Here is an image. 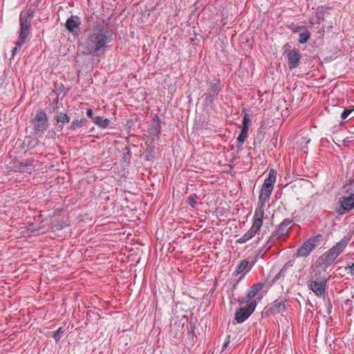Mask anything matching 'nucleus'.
I'll list each match as a JSON object with an SVG mask.
<instances>
[{
	"label": "nucleus",
	"mask_w": 354,
	"mask_h": 354,
	"mask_svg": "<svg viewBox=\"0 0 354 354\" xmlns=\"http://www.w3.org/2000/svg\"><path fill=\"white\" fill-rule=\"evenodd\" d=\"M146 159L151 160L155 158V147L152 145V142L146 141Z\"/></svg>",
	"instance_id": "6ab92c4d"
},
{
	"label": "nucleus",
	"mask_w": 354,
	"mask_h": 354,
	"mask_svg": "<svg viewBox=\"0 0 354 354\" xmlns=\"http://www.w3.org/2000/svg\"><path fill=\"white\" fill-rule=\"evenodd\" d=\"M288 28L291 30L292 31H293L294 32H298L299 31V30L301 29V26L297 25V24H295L294 23H292L289 25H288Z\"/></svg>",
	"instance_id": "473e14b6"
},
{
	"label": "nucleus",
	"mask_w": 354,
	"mask_h": 354,
	"mask_svg": "<svg viewBox=\"0 0 354 354\" xmlns=\"http://www.w3.org/2000/svg\"><path fill=\"white\" fill-rule=\"evenodd\" d=\"M250 122V115L248 113H245L242 124L243 125L249 126V123Z\"/></svg>",
	"instance_id": "f704fd0d"
},
{
	"label": "nucleus",
	"mask_w": 354,
	"mask_h": 354,
	"mask_svg": "<svg viewBox=\"0 0 354 354\" xmlns=\"http://www.w3.org/2000/svg\"><path fill=\"white\" fill-rule=\"evenodd\" d=\"M251 266H249V261L247 259H243L239 263L234 274L237 276L244 271L248 272L251 270Z\"/></svg>",
	"instance_id": "a211bd4d"
},
{
	"label": "nucleus",
	"mask_w": 354,
	"mask_h": 354,
	"mask_svg": "<svg viewBox=\"0 0 354 354\" xmlns=\"http://www.w3.org/2000/svg\"><path fill=\"white\" fill-rule=\"evenodd\" d=\"M198 198V196L196 194H191L187 198V203L192 207L195 208L197 205L196 200Z\"/></svg>",
	"instance_id": "a878e982"
},
{
	"label": "nucleus",
	"mask_w": 354,
	"mask_h": 354,
	"mask_svg": "<svg viewBox=\"0 0 354 354\" xmlns=\"http://www.w3.org/2000/svg\"><path fill=\"white\" fill-rule=\"evenodd\" d=\"M248 241H249V239H248L246 235L244 234L241 237H240L239 239H237L236 242L239 243H244L247 242Z\"/></svg>",
	"instance_id": "58836bf2"
},
{
	"label": "nucleus",
	"mask_w": 354,
	"mask_h": 354,
	"mask_svg": "<svg viewBox=\"0 0 354 354\" xmlns=\"http://www.w3.org/2000/svg\"><path fill=\"white\" fill-rule=\"evenodd\" d=\"M347 239H342L329 250L319 257L316 261V267L324 271L333 264L337 257L344 250L348 245Z\"/></svg>",
	"instance_id": "f03ea898"
},
{
	"label": "nucleus",
	"mask_w": 354,
	"mask_h": 354,
	"mask_svg": "<svg viewBox=\"0 0 354 354\" xmlns=\"http://www.w3.org/2000/svg\"><path fill=\"white\" fill-rule=\"evenodd\" d=\"M31 124L35 133H44L48 127V120L44 110H38L31 120Z\"/></svg>",
	"instance_id": "423d86ee"
},
{
	"label": "nucleus",
	"mask_w": 354,
	"mask_h": 354,
	"mask_svg": "<svg viewBox=\"0 0 354 354\" xmlns=\"http://www.w3.org/2000/svg\"><path fill=\"white\" fill-rule=\"evenodd\" d=\"M252 301V300L251 299V298H249L248 297V295L246 294L245 296H243L238 299V303L239 304V305H243L245 304H249Z\"/></svg>",
	"instance_id": "7c9ffc66"
},
{
	"label": "nucleus",
	"mask_w": 354,
	"mask_h": 354,
	"mask_svg": "<svg viewBox=\"0 0 354 354\" xmlns=\"http://www.w3.org/2000/svg\"><path fill=\"white\" fill-rule=\"evenodd\" d=\"M221 91V87L220 79L216 80L214 82H210L207 93L205 94L206 101L211 102L214 101Z\"/></svg>",
	"instance_id": "9b49d317"
},
{
	"label": "nucleus",
	"mask_w": 354,
	"mask_h": 354,
	"mask_svg": "<svg viewBox=\"0 0 354 354\" xmlns=\"http://www.w3.org/2000/svg\"><path fill=\"white\" fill-rule=\"evenodd\" d=\"M229 342H230V341H229V340H227V341H225V342L223 343V348H222V350H223V351L224 349H225V348L228 346Z\"/></svg>",
	"instance_id": "37998d69"
},
{
	"label": "nucleus",
	"mask_w": 354,
	"mask_h": 354,
	"mask_svg": "<svg viewBox=\"0 0 354 354\" xmlns=\"http://www.w3.org/2000/svg\"><path fill=\"white\" fill-rule=\"evenodd\" d=\"M288 63L290 69H294L297 68L300 62L301 55L299 50L294 48L292 50H289L287 55Z\"/></svg>",
	"instance_id": "f8f14e48"
},
{
	"label": "nucleus",
	"mask_w": 354,
	"mask_h": 354,
	"mask_svg": "<svg viewBox=\"0 0 354 354\" xmlns=\"http://www.w3.org/2000/svg\"><path fill=\"white\" fill-rule=\"evenodd\" d=\"M246 138H247V135L242 134L240 133L239 136L237 138V142H238V144L236 145L237 148L242 149L243 144Z\"/></svg>",
	"instance_id": "c85d7f7f"
},
{
	"label": "nucleus",
	"mask_w": 354,
	"mask_h": 354,
	"mask_svg": "<svg viewBox=\"0 0 354 354\" xmlns=\"http://www.w3.org/2000/svg\"><path fill=\"white\" fill-rule=\"evenodd\" d=\"M339 207L337 210L339 214H344L354 208V194L349 196H343L339 201Z\"/></svg>",
	"instance_id": "9d476101"
},
{
	"label": "nucleus",
	"mask_w": 354,
	"mask_h": 354,
	"mask_svg": "<svg viewBox=\"0 0 354 354\" xmlns=\"http://www.w3.org/2000/svg\"><path fill=\"white\" fill-rule=\"evenodd\" d=\"M64 329L63 327H59L57 330L53 332L52 337L55 339L56 342L59 341L61 338L60 334L64 332Z\"/></svg>",
	"instance_id": "cd10ccee"
},
{
	"label": "nucleus",
	"mask_w": 354,
	"mask_h": 354,
	"mask_svg": "<svg viewBox=\"0 0 354 354\" xmlns=\"http://www.w3.org/2000/svg\"><path fill=\"white\" fill-rule=\"evenodd\" d=\"M93 122L96 125L103 129L106 128L110 124V120L109 119L104 118L103 117L101 116H95V118H93Z\"/></svg>",
	"instance_id": "aec40b11"
},
{
	"label": "nucleus",
	"mask_w": 354,
	"mask_h": 354,
	"mask_svg": "<svg viewBox=\"0 0 354 354\" xmlns=\"http://www.w3.org/2000/svg\"><path fill=\"white\" fill-rule=\"evenodd\" d=\"M248 241H249V239H248L246 235L244 234L241 237H240L239 239H237L236 242L239 243H244L247 242Z\"/></svg>",
	"instance_id": "4c0bfd02"
},
{
	"label": "nucleus",
	"mask_w": 354,
	"mask_h": 354,
	"mask_svg": "<svg viewBox=\"0 0 354 354\" xmlns=\"http://www.w3.org/2000/svg\"><path fill=\"white\" fill-rule=\"evenodd\" d=\"M57 123H68L71 118L66 113H60L55 118Z\"/></svg>",
	"instance_id": "b1692460"
},
{
	"label": "nucleus",
	"mask_w": 354,
	"mask_h": 354,
	"mask_svg": "<svg viewBox=\"0 0 354 354\" xmlns=\"http://www.w3.org/2000/svg\"><path fill=\"white\" fill-rule=\"evenodd\" d=\"M283 49H284L283 53L284 54L286 53L288 55V53L289 52V50H291L290 45L289 44H286L283 47Z\"/></svg>",
	"instance_id": "79ce46f5"
},
{
	"label": "nucleus",
	"mask_w": 354,
	"mask_h": 354,
	"mask_svg": "<svg viewBox=\"0 0 354 354\" xmlns=\"http://www.w3.org/2000/svg\"><path fill=\"white\" fill-rule=\"evenodd\" d=\"M80 24L81 22L77 17L71 16L66 22V28L70 32L77 35Z\"/></svg>",
	"instance_id": "ddd939ff"
},
{
	"label": "nucleus",
	"mask_w": 354,
	"mask_h": 354,
	"mask_svg": "<svg viewBox=\"0 0 354 354\" xmlns=\"http://www.w3.org/2000/svg\"><path fill=\"white\" fill-rule=\"evenodd\" d=\"M263 286H264L263 283L259 282V283H254L252 287L258 292L259 291L262 290Z\"/></svg>",
	"instance_id": "c9c22d12"
},
{
	"label": "nucleus",
	"mask_w": 354,
	"mask_h": 354,
	"mask_svg": "<svg viewBox=\"0 0 354 354\" xmlns=\"http://www.w3.org/2000/svg\"><path fill=\"white\" fill-rule=\"evenodd\" d=\"M86 122L87 120L85 118H82L80 120H75L72 122L68 129L71 130H75L77 128L83 127Z\"/></svg>",
	"instance_id": "4be33fe9"
},
{
	"label": "nucleus",
	"mask_w": 354,
	"mask_h": 354,
	"mask_svg": "<svg viewBox=\"0 0 354 354\" xmlns=\"http://www.w3.org/2000/svg\"><path fill=\"white\" fill-rule=\"evenodd\" d=\"M238 282H236L232 288L231 295H230V300L231 304H235L236 303H238V299L235 297V294L234 293V290L235 289L236 284Z\"/></svg>",
	"instance_id": "c756f323"
},
{
	"label": "nucleus",
	"mask_w": 354,
	"mask_h": 354,
	"mask_svg": "<svg viewBox=\"0 0 354 354\" xmlns=\"http://www.w3.org/2000/svg\"><path fill=\"white\" fill-rule=\"evenodd\" d=\"M326 283V279H323L319 281H318V278L317 279H310L309 280L308 287L309 290H312L317 297L325 299Z\"/></svg>",
	"instance_id": "0eeeda50"
},
{
	"label": "nucleus",
	"mask_w": 354,
	"mask_h": 354,
	"mask_svg": "<svg viewBox=\"0 0 354 354\" xmlns=\"http://www.w3.org/2000/svg\"><path fill=\"white\" fill-rule=\"evenodd\" d=\"M310 37V32L308 30H305L304 32L299 34V42L300 44H305L308 41Z\"/></svg>",
	"instance_id": "5701e85b"
},
{
	"label": "nucleus",
	"mask_w": 354,
	"mask_h": 354,
	"mask_svg": "<svg viewBox=\"0 0 354 354\" xmlns=\"http://www.w3.org/2000/svg\"><path fill=\"white\" fill-rule=\"evenodd\" d=\"M273 188L262 187L259 197V203L265 204L269 201Z\"/></svg>",
	"instance_id": "2eb2a0df"
},
{
	"label": "nucleus",
	"mask_w": 354,
	"mask_h": 354,
	"mask_svg": "<svg viewBox=\"0 0 354 354\" xmlns=\"http://www.w3.org/2000/svg\"><path fill=\"white\" fill-rule=\"evenodd\" d=\"M257 307V301H252L244 308H239L236 313L234 318L238 323L244 322L254 311Z\"/></svg>",
	"instance_id": "1a4fd4ad"
},
{
	"label": "nucleus",
	"mask_w": 354,
	"mask_h": 354,
	"mask_svg": "<svg viewBox=\"0 0 354 354\" xmlns=\"http://www.w3.org/2000/svg\"><path fill=\"white\" fill-rule=\"evenodd\" d=\"M277 178V172L273 169L269 171L268 176L266 178L263 183L262 187L274 188V183Z\"/></svg>",
	"instance_id": "dca6fc26"
},
{
	"label": "nucleus",
	"mask_w": 354,
	"mask_h": 354,
	"mask_svg": "<svg viewBox=\"0 0 354 354\" xmlns=\"http://www.w3.org/2000/svg\"><path fill=\"white\" fill-rule=\"evenodd\" d=\"M293 222L291 218L284 219L278 227L272 233L270 236L268 244H273L275 243V239L279 240L285 235L288 236L291 232V227L290 225Z\"/></svg>",
	"instance_id": "39448f33"
},
{
	"label": "nucleus",
	"mask_w": 354,
	"mask_h": 354,
	"mask_svg": "<svg viewBox=\"0 0 354 354\" xmlns=\"http://www.w3.org/2000/svg\"><path fill=\"white\" fill-rule=\"evenodd\" d=\"M322 238V235L321 234L310 237L298 248L295 256L296 257H306L309 256L311 252L320 245Z\"/></svg>",
	"instance_id": "7ed1b4c3"
},
{
	"label": "nucleus",
	"mask_w": 354,
	"mask_h": 354,
	"mask_svg": "<svg viewBox=\"0 0 354 354\" xmlns=\"http://www.w3.org/2000/svg\"><path fill=\"white\" fill-rule=\"evenodd\" d=\"M260 230V228L257 227H255L254 225H252V227H250V229L246 232L245 233V234L246 235V236L248 237V239L250 240L251 239L252 237L254 236V235L256 234V233Z\"/></svg>",
	"instance_id": "bb28decb"
},
{
	"label": "nucleus",
	"mask_w": 354,
	"mask_h": 354,
	"mask_svg": "<svg viewBox=\"0 0 354 354\" xmlns=\"http://www.w3.org/2000/svg\"><path fill=\"white\" fill-rule=\"evenodd\" d=\"M294 264V262L292 261H288L281 269L279 272L274 277V278L272 279L271 283L270 285H272V283H275L278 280H279L281 277H284L287 273L288 270L292 267Z\"/></svg>",
	"instance_id": "f3484780"
},
{
	"label": "nucleus",
	"mask_w": 354,
	"mask_h": 354,
	"mask_svg": "<svg viewBox=\"0 0 354 354\" xmlns=\"http://www.w3.org/2000/svg\"><path fill=\"white\" fill-rule=\"evenodd\" d=\"M35 9L29 8L21 12L19 23V35L28 37L31 28V21L35 15Z\"/></svg>",
	"instance_id": "20e7f679"
},
{
	"label": "nucleus",
	"mask_w": 354,
	"mask_h": 354,
	"mask_svg": "<svg viewBox=\"0 0 354 354\" xmlns=\"http://www.w3.org/2000/svg\"><path fill=\"white\" fill-rule=\"evenodd\" d=\"M86 114L91 119H92V120H93V118H95V116H94L93 111L91 109H88L86 110Z\"/></svg>",
	"instance_id": "ea45409f"
},
{
	"label": "nucleus",
	"mask_w": 354,
	"mask_h": 354,
	"mask_svg": "<svg viewBox=\"0 0 354 354\" xmlns=\"http://www.w3.org/2000/svg\"><path fill=\"white\" fill-rule=\"evenodd\" d=\"M85 39L82 42L84 53L98 55L107 44L113 41V29L108 25L96 22L85 32Z\"/></svg>",
	"instance_id": "f257e3e1"
},
{
	"label": "nucleus",
	"mask_w": 354,
	"mask_h": 354,
	"mask_svg": "<svg viewBox=\"0 0 354 354\" xmlns=\"http://www.w3.org/2000/svg\"><path fill=\"white\" fill-rule=\"evenodd\" d=\"M265 204H260L258 203V206L255 209L254 214V221L252 225L255 227L261 228L263 223V218L264 215Z\"/></svg>",
	"instance_id": "4468645a"
},
{
	"label": "nucleus",
	"mask_w": 354,
	"mask_h": 354,
	"mask_svg": "<svg viewBox=\"0 0 354 354\" xmlns=\"http://www.w3.org/2000/svg\"><path fill=\"white\" fill-rule=\"evenodd\" d=\"M353 109H345L342 113V119H346L348 117V115L351 113V112H353Z\"/></svg>",
	"instance_id": "2f4dec72"
},
{
	"label": "nucleus",
	"mask_w": 354,
	"mask_h": 354,
	"mask_svg": "<svg viewBox=\"0 0 354 354\" xmlns=\"http://www.w3.org/2000/svg\"><path fill=\"white\" fill-rule=\"evenodd\" d=\"M288 301V298L286 295L280 296L270 304V307L266 310V313L276 315L285 312L288 306L287 304Z\"/></svg>",
	"instance_id": "6e6552de"
},
{
	"label": "nucleus",
	"mask_w": 354,
	"mask_h": 354,
	"mask_svg": "<svg viewBox=\"0 0 354 354\" xmlns=\"http://www.w3.org/2000/svg\"><path fill=\"white\" fill-rule=\"evenodd\" d=\"M346 270H348V273L351 274V276L354 275V263H353L351 265H348L345 267Z\"/></svg>",
	"instance_id": "e433bc0d"
},
{
	"label": "nucleus",
	"mask_w": 354,
	"mask_h": 354,
	"mask_svg": "<svg viewBox=\"0 0 354 354\" xmlns=\"http://www.w3.org/2000/svg\"><path fill=\"white\" fill-rule=\"evenodd\" d=\"M257 292L251 286L250 288L248 289L247 292L248 297L249 298L253 299L257 295Z\"/></svg>",
	"instance_id": "72a5a7b5"
},
{
	"label": "nucleus",
	"mask_w": 354,
	"mask_h": 354,
	"mask_svg": "<svg viewBox=\"0 0 354 354\" xmlns=\"http://www.w3.org/2000/svg\"><path fill=\"white\" fill-rule=\"evenodd\" d=\"M248 130H249V126L243 125L241 131V133L248 136Z\"/></svg>",
	"instance_id": "a19ab883"
},
{
	"label": "nucleus",
	"mask_w": 354,
	"mask_h": 354,
	"mask_svg": "<svg viewBox=\"0 0 354 354\" xmlns=\"http://www.w3.org/2000/svg\"><path fill=\"white\" fill-rule=\"evenodd\" d=\"M27 37L19 35L16 42V46L12 50V57L21 49V46L26 43Z\"/></svg>",
	"instance_id": "412c9836"
},
{
	"label": "nucleus",
	"mask_w": 354,
	"mask_h": 354,
	"mask_svg": "<svg viewBox=\"0 0 354 354\" xmlns=\"http://www.w3.org/2000/svg\"><path fill=\"white\" fill-rule=\"evenodd\" d=\"M157 124L152 128L151 134L153 136L159 137V135L161 131V126L160 124V118L158 117H156Z\"/></svg>",
	"instance_id": "393cba45"
}]
</instances>
